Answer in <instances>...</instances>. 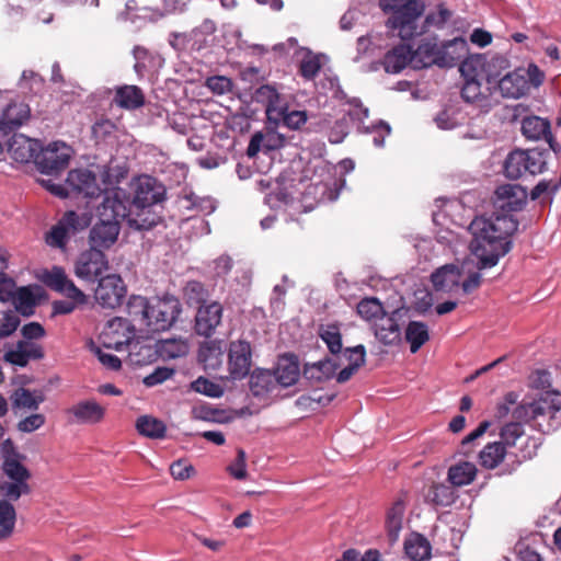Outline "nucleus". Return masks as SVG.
I'll use <instances>...</instances> for the list:
<instances>
[{
  "mask_svg": "<svg viewBox=\"0 0 561 561\" xmlns=\"http://www.w3.org/2000/svg\"><path fill=\"white\" fill-rule=\"evenodd\" d=\"M404 512L405 504L401 499L396 500L387 511L385 527L391 545L399 539L403 526Z\"/></svg>",
  "mask_w": 561,
  "mask_h": 561,
  "instance_id": "obj_32",
  "label": "nucleus"
},
{
  "mask_svg": "<svg viewBox=\"0 0 561 561\" xmlns=\"http://www.w3.org/2000/svg\"><path fill=\"white\" fill-rule=\"evenodd\" d=\"M380 8L391 12L387 25L398 31V36L408 41L416 34V20L422 15L424 5L420 0H380Z\"/></svg>",
  "mask_w": 561,
  "mask_h": 561,
  "instance_id": "obj_3",
  "label": "nucleus"
},
{
  "mask_svg": "<svg viewBox=\"0 0 561 561\" xmlns=\"http://www.w3.org/2000/svg\"><path fill=\"white\" fill-rule=\"evenodd\" d=\"M457 499L456 488L444 482L433 483L425 494V502L435 507L450 506Z\"/></svg>",
  "mask_w": 561,
  "mask_h": 561,
  "instance_id": "obj_31",
  "label": "nucleus"
},
{
  "mask_svg": "<svg viewBox=\"0 0 561 561\" xmlns=\"http://www.w3.org/2000/svg\"><path fill=\"white\" fill-rule=\"evenodd\" d=\"M69 160L70 148L64 142H54L35 156L37 169L45 174H58L68 167Z\"/></svg>",
  "mask_w": 561,
  "mask_h": 561,
  "instance_id": "obj_9",
  "label": "nucleus"
},
{
  "mask_svg": "<svg viewBox=\"0 0 561 561\" xmlns=\"http://www.w3.org/2000/svg\"><path fill=\"white\" fill-rule=\"evenodd\" d=\"M182 304L172 295L156 298L151 304L148 330L152 332L169 330L179 319Z\"/></svg>",
  "mask_w": 561,
  "mask_h": 561,
  "instance_id": "obj_6",
  "label": "nucleus"
},
{
  "mask_svg": "<svg viewBox=\"0 0 561 561\" xmlns=\"http://www.w3.org/2000/svg\"><path fill=\"white\" fill-rule=\"evenodd\" d=\"M522 134L528 140H545L552 151H557L560 145L554 140L551 133L550 122L546 118L531 115L522 121Z\"/></svg>",
  "mask_w": 561,
  "mask_h": 561,
  "instance_id": "obj_19",
  "label": "nucleus"
},
{
  "mask_svg": "<svg viewBox=\"0 0 561 561\" xmlns=\"http://www.w3.org/2000/svg\"><path fill=\"white\" fill-rule=\"evenodd\" d=\"M414 67H431L437 65L443 67L442 45L435 39H425L413 50Z\"/></svg>",
  "mask_w": 561,
  "mask_h": 561,
  "instance_id": "obj_27",
  "label": "nucleus"
},
{
  "mask_svg": "<svg viewBox=\"0 0 561 561\" xmlns=\"http://www.w3.org/2000/svg\"><path fill=\"white\" fill-rule=\"evenodd\" d=\"M404 550L411 560L425 561L431 558L432 547L423 535L414 534L404 542Z\"/></svg>",
  "mask_w": 561,
  "mask_h": 561,
  "instance_id": "obj_41",
  "label": "nucleus"
},
{
  "mask_svg": "<svg viewBox=\"0 0 561 561\" xmlns=\"http://www.w3.org/2000/svg\"><path fill=\"white\" fill-rule=\"evenodd\" d=\"M162 350L169 357L176 358L187 354L188 344L183 340H167L163 342Z\"/></svg>",
  "mask_w": 561,
  "mask_h": 561,
  "instance_id": "obj_61",
  "label": "nucleus"
},
{
  "mask_svg": "<svg viewBox=\"0 0 561 561\" xmlns=\"http://www.w3.org/2000/svg\"><path fill=\"white\" fill-rule=\"evenodd\" d=\"M228 471L237 480H243L247 478V463L244 450H238L236 460L228 466Z\"/></svg>",
  "mask_w": 561,
  "mask_h": 561,
  "instance_id": "obj_63",
  "label": "nucleus"
},
{
  "mask_svg": "<svg viewBox=\"0 0 561 561\" xmlns=\"http://www.w3.org/2000/svg\"><path fill=\"white\" fill-rule=\"evenodd\" d=\"M108 262L104 252L100 249L90 247L89 250L82 252L76 263V275L89 282L99 280L102 274L107 271Z\"/></svg>",
  "mask_w": 561,
  "mask_h": 561,
  "instance_id": "obj_11",
  "label": "nucleus"
},
{
  "mask_svg": "<svg viewBox=\"0 0 561 561\" xmlns=\"http://www.w3.org/2000/svg\"><path fill=\"white\" fill-rule=\"evenodd\" d=\"M337 561H380V553L376 549H369L364 554L356 549H347Z\"/></svg>",
  "mask_w": 561,
  "mask_h": 561,
  "instance_id": "obj_58",
  "label": "nucleus"
},
{
  "mask_svg": "<svg viewBox=\"0 0 561 561\" xmlns=\"http://www.w3.org/2000/svg\"><path fill=\"white\" fill-rule=\"evenodd\" d=\"M19 313L24 317L34 314V308L37 305V298L30 287L23 286L16 289L11 300Z\"/></svg>",
  "mask_w": 561,
  "mask_h": 561,
  "instance_id": "obj_44",
  "label": "nucleus"
},
{
  "mask_svg": "<svg viewBox=\"0 0 561 561\" xmlns=\"http://www.w3.org/2000/svg\"><path fill=\"white\" fill-rule=\"evenodd\" d=\"M320 339L325 343L329 352L336 358H340L343 343L341 328L337 323L321 324L318 330Z\"/></svg>",
  "mask_w": 561,
  "mask_h": 561,
  "instance_id": "obj_38",
  "label": "nucleus"
},
{
  "mask_svg": "<svg viewBox=\"0 0 561 561\" xmlns=\"http://www.w3.org/2000/svg\"><path fill=\"white\" fill-rule=\"evenodd\" d=\"M98 221L90 230V245L100 250L110 249L117 240L121 222L127 216L126 192L119 187L105 191L95 209Z\"/></svg>",
  "mask_w": 561,
  "mask_h": 561,
  "instance_id": "obj_2",
  "label": "nucleus"
},
{
  "mask_svg": "<svg viewBox=\"0 0 561 561\" xmlns=\"http://www.w3.org/2000/svg\"><path fill=\"white\" fill-rule=\"evenodd\" d=\"M66 414L71 423L94 425L104 420L106 409L95 400H82L67 409Z\"/></svg>",
  "mask_w": 561,
  "mask_h": 561,
  "instance_id": "obj_18",
  "label": "nucleus"
},
{
  "mask_svg": "<svg viewBox=\"0 0 561 561\" xmlns=\"http://www.w3.org/2000/svg\"><path fill=\"white\" fill-rule=\"evenodd\" d=\"M500 444L505 446V449L515 447L517 445V440L525 436V431L523 424L519 422H508L501 427L500 431Z\"/></svg>",
  "mask_w": 561,
  "mask_h": 561,
  "instance_id": "obj_49",
  "label": "nucleus"
},
{
  "mask_svg": "<svg viewBox=\"0 0 561 561\" xmlns=\"http://www.w3.org/2000/svg\"><path fill=\"white\" fill-rule=\"evenodd\" d=\"M405 340L410 343L411 353H416L428 340L427 325L422 321H411L405 329Z\"/></svg>",
  "mask_w": 561,
  "mask_h": 561,
  "instance_id": "obj_43",
  "label": "nucleus"
},
{
  "mask_svg": "<svg viewBox=\"0 0 561 561\" xmlns=\"http://www.w3.org/2000/svg\"><path fill=\"white\" fill-rule=\"evenodd\" d=\"M224 342L220 340H209L201 343L198 348V362L203 364L206 370L218 369L224 362Z\"/></svg>",
  "mask_w": 561,
  "mask_h": 561,
  "instance_id": "obj_28",
  "label": "nucleus"
},
{
  "mask_svg": "<svg viewBox=\"0 0 561 561\" xmlns=\"http://www.w3.org/2000/svg\"><path fill=\"white\" fill-rule=\"evenodd\" d=\"M32 489L28 483L9 480L0 482V494L8 502L18 501L22 495H28Z\"/></svg>",
  "mask_w": 561,
  "mask_h": 561,
  "instance_id": "obj_47",
  "label": "nucleus"
},
{
  "mask_svg": "<svg viewBox=\"0 0 561 561\" xmlns=\"http://www.w3.org/2000/svg\"><path fill=\"white\" fill-rule=\"evenodd\" d=\"M88 226L89 219L85 216L68 210L46 233V243L53 248L64 249L71 236H75Z\"/></svg>",
  "mask_w": 561,
  "mask_h": 561,
  "instance_id": "obj_7",
  "label": "nucleus"
},
{
  "mask_svg": "<svg viewBox=\"0 0 561 561\" xmlns=\"http://www.w3.org/2000/svg\"><path fill=\"white\" fill-rule=\"evenodd\" d=\"M114 103L124 110L134 111L145 104V94L137 85H122L115 89Z\"/></svg>",
  "mask_w": 561,
  "mask_h": 561,
  "instance_id": "obj_30",
  "label": "nucleus"
},
{
  "mask_svg": "<svg viewBox=\"0 0 561 561\" xmlns=\"http://www.w3.org/2000/svg\"><path fill=\"white\" fill-rule=\"evenodd\" d=\"M278 93V90L273 84H263L259 87L254 93H253V100L256 103H261L264 105V107L273 102V99H276V94Z\"/></svg>",
  "mask_w": 561,
  "mask_h": 561,
  "instance_id": "obj_62",
  "label": "nucleus"
},
{
  "mask_svg": "<svg viewBox=\"0 0 561 561\" xmlns=\"http://www.w3.org/2000/svg\"><path fill=\"white\" fill-rule=\"evenodd\" d=\"M136 428L140 435L152 439L163 438L167 432L165 424L150 415L139 416L136 421Z\"/></svg>",
  "mask_w": 561,
  "mask_h": 561,
  "instance_id": "obj_42",
  "label": "nucleus"
},
{
  "mask_svg": "<svg viewBox=\"0 0 561 561\" xmlns=\"http://www.w3.org/2000/svg\"><path fill=\"white\" fill-rule=\"evenodd\" d=\"M252 364L251 344L244 340L232 341L228 350V369L231 379L241 380L249 375Z\"/></svg>",
  "mask_w": 561,
  "mask_h": 561,
  "instance_id": "obj_12",
  "label": "nucleus"
},
{
  "mask_svg": "<svg viewBox=\"0 0 561 561\" xmlns=\"http://www.w3.org/2000/svg\"><path fill=\"white\" fill-rule=\"evenodd\" d=\"M11 410L14 415H22L36 411L45 397L41 390H30L24 387L16 388L10 396Z\"/></svg>",
  "mask_w": 561,
  "mask_h": 561,
  "instance_id": "obj_22",
  "label": "nucleus"
},
{
  "mask_svg": "<svg viewBox=\"0 0 561 561\" xmlns=\"http://www.w3.org/2000/svg\"><path fill=\"white\" fill-rule=\"evenodd\" d=\"M478 473L474 463L470 461H459L448 468L447 480L454 488H460L471 484Z\"/></svg>",
  "mask_w": 561,
  "mask_h": 561,
  "instance_id": "obj_33",
  "label": "nucleus"
},
{
  "mask_svg": "<svg viewBox=\"0 0 561 561\" xmlns=\"http://www.w3.org/2000/svg\"><path fill=\"white\" fill-rule=\"evenodd\" d=\"M340 366L341 363H337L336 357L334 359L328 357L318 363L307 365L304 374L308 379L322 382L332 378Z\"/></svg>",
  "mask_w": 561,
  "mask_h": 561,
  "instance_id": "obj_37",
  "label": "nucleus"
},
{
  "mask_svg": "<svg viewBox=\"0 0 561 561\" xmlns=\"http://www.w3.org/2000/svg\"><path fill=\"white\" fill-rule=\"evenodd\" d=\"M66 184L72 195H82L84 197H95L102 192L96 175L88 169L70 170L66 179Z\"/></svg>",
  "mask_w": 561,
  "mask_h": 561,
  "instance_id": "obj_17",
  "label": "nucleus"
},
{
  "mask_svg": "<svg viewBox=\"0 0 561 561\" xmlns=\"http://www.w3.org/2000/svg\"><path fill=\"white\" fill-rule=\"evenodd\" d=\"M561 410V393L557 390L542 392L539 398L531 401L523 400L512 411L515 422L534 423V427L542 430L540 419H554L556 413Z\"/></svg>",
  "mask_w": 561,
  "mask_h": 561,
  "instance_id": "obj_5",
  "label": "nucleus"
},
{
  "mask_svg": "<svg viewBox=\"0 0 561 561\" xmlns=\"http://www.w3.org/2000/svg\"><path fill=\"white\" fill-rule=\"evenodd\" d=\"M42 280L51 290L64 294L69 299L85 302V295L68 278L62 267L54 266L51 270L45 271Z\"/></svg>",
  "mask_w": 561,
  "mask_h": 561,
  "instance_id": "obj_16",
  "label": "nucleus"
},
{
  "mask_svg": "<svg viewBox=\"0 0 561 561\" xmlns=\"http://www.w3.org/2000/svg\"><path fill=\"white\" fill-rule=\"evenodd\" d=\"M22 459H8L2 461V471L9 480L28 483L30 470L21 462Z\"/></svg>",
  "mask_w": 561,
  "mask_h": 561,
  "instance_id": "obj_50",
  "label": "nucleus"
},
{
  "mask_svg": "<svg viewBox=\"0 0 561 561\" xmlns=\"http://www.w3.org/2000/svg\"><path fill=\"white\" fill-rule=\"evenodd\" d=\"M224 307L218 301L202 304L196 308L194 317V332L203 337L209 339L222 323Z\"/></svg>",
  "mask_w": 561,
  "mask_h": 561,
  "instance_id": "obj_10",
  "label": "nucleus"
},
{
  "mask_svg": "<svg viewBox=\"0 0 561 561\" xmlns=\"http://www.w3.org/2000/svg\"><path fill=\"white\" fill-rule=\"evenodd\" d=\"M116 130V124L110 118H100L91 127L92 137L96 141L105 140Z\"/></svg>",
  "mask_w": 561,
  "mask_h": 561,
  "instance_id": "obj_55",
  "label": "nucleus"
},
{
  "mask_svg": "<svg viewBox=\"0 0 561 561\" xmlns=\"http://www.w3.org/2000/svg\"><path fill=\"white\" fill-rule=\"evenodd\" d=\"M431 280L437 291L451 293L460 286L461 271L456 265H444L436 270Z\"/></svg>",
  "mask_w": 561,
  "mask_h": 561,
  "instance_id": "obj_26",
  "label": "nucleus"
},
{
  "mask_svg": "<svg viewBox=\"0 0 561 561\" xmlns=\"http://www.w3.org/2000/svg\"><path fill=\"white\" fill-rule=\"evenodd\" d=\"M518 221L506 214L477 216L469 225L472 234L471 252L479 260V268H489L512 249L511 237L517 231Z\"/></svg>",
  "mask_w": 561,
  "mask_h": 561,
  "instance_id": "obj_1",
  "label": "nucleus"
},
{
  "mask_svg": "<svg viewBox=\"0 0 561 561\" xmlns=\"http://www.w3.org/2000/svg\"><path fill=\"white\" fill-rule=\"evenodd\" d=\"M174 374L172 368L158 367L150 375L144 378V383L147 387H153L171 378Z\"/></svg>",
  "mask_w": 561,
  "mask_h": 561,
  "instance_id": "obj_64",
  "label": "nucleus"
},
{
  "mask_svg": "<svg viewBox=\"0 0 561 561\" xmlns=\"http://www.w3.org/2000/svg\"><path fill=\"white\" fill-rule=\"evenodd\" d=\"M299 366L297 362L283 358L278 362L275 371L273 373L275 378V386L278 385L286 388L295 385L299 378Z\"/></svg>",
  "mask_w": 561,
  "mask_h": 561,
  "instance_id": "obj_39",
  "label": "nucleus"
},
{
  "mask_svg": "<svg viewBox=\"0 0 561 561\" xmlns=\"http://www.w3.org/2000/svg\"><path fill=\"white\" fill-rule=\"evenodd\" d=\"M216 32V24L211 20H204L198 26L191 32L175 34L174 45L181 46L182 49L191 51H199L209 45V37Z\"/></svg>",
  "mask_w": 561,
  "mask_h": 561,
  "instance_id": "obj_15",
  "label": "nucleus"
},
{
  "mask_svg": "<svg viewBox=\"0 0 561 561\" xmlns=\"http://www.w3.org/2000/svg\"><path fill=\"white\" fill-rule=\"evenodd\" d=\"M321 69V62L318 56L308 54L299 65V75L306 80H313Z\"/></svg>",
  "mask_w": 561,
  "mask_h": 561,
  "instance_id": "obj_53",
  "label": "nucleus"
},
{
  "mask_svg": "<svg viewBox=\"0 0 561 561\" xmlns=\"http://www.w3.org/2000/svg\"><path fill=\"white\" fill-rule=\"evenodd\" d=\"M205 87L213 93L222 95L232 91V80L226 76H213L206 79Z\"/></svg>",
  "mask_w": 561,
  "mask_h": 561,
  "instance_id": "obj_54",
  "label": "nucleus"
},
{
  "mask_svg": "<svg viewBox=\"0 0 561 561\" xmlns=\"http://www.w3.org/2000/svg\"><path fill=\"white\" fill-rule=\"evenodd\" d=\"M286 108H288L287 102L278 92L276 94V99H273V102L268 103L265 106V114H266L267 121L273 124L277 123V119L284 113V111Z\"/></svg>",
  "mask_w": 561,
  "mask_h": 561,
  "instance_id": "obj_57",
  "label": "nucleus"
},
{
  "mask_svg": "<svg viewBox=\"0 0 561 561\" xmlns=\"http://www.w3.org/2000/svg\"><path fill=\"white\" fill-rule=\"evenodd\" d=\"M133 198L128 202L130 207L154 206L165 198V187L150 175H140L131 184Z\"/></svg>",
  "mask_w": 561,
  "mask_h": 561,
  "instance_id": "obj_8",
  "label": "nucleus"
},
{
  "mask_svg": "<svg viewBox=\"0 0 561 561\" xmlns=\"http://www.w3.org/2000/svg\"><path fill=\"white\" fill-rule=\"evenodd\" d=\"M468 50V43L462 37L442 44L443 67L450 68L460 62V72L467 75L468 69L472 68L471 61L467 59Z\"/></svg>",
  "mask_w": 561,
  "mask_h": 561,
  "instance_id": "obj_20",
  "label": "nucleus"
},
{
  "mask_svg": "<svg viewBox=\"0 0 561 561\" xmlns=\"http://www.w3.org/2000/svg\"><path fill=\"white\" fill-rule=\"evenodd\" d=\"M307 119L308 115L306 111H288V108H286L274 125H283L289 129L296 130L304 126Z\"/></svg>",
  "mask_w": 561,
  "mask_h": 561,
  "instance_id": "obj_51",
  "label": "nucleus"
},
{
  "mask_svg": "<svg viewBox=\"0 0 561 561\" xmlns=\"http://www.w3.org/2000/svg\"><path fill=\"white\" fill-rule=\"evenodd\" d=\"M31 117V108L24 102H11L0 116V131L2 137L8 136L26 123Z\"/></svg>",
  "mask_w": 561,
  "mask_h": 561,
  "instance_id": "obj_21",
  "label": "nucleus"
},
{
  "mask_svg": "<svg viewBox=\"0 0 561 561\" xmlns=\"http://www.w3.org/2000/svg\"><path fill=\"white\" fill-rule=\"evenodd\" d=\"M523 71L518 69L506 73L499 81V90L504 98L518 99L529 91L528 81L523 77Z\"/></svg>",
  "mask_w": 561,
  "mask_h": 561,
  "instance_id": "obj_29",
  "label": "nucleus"
},
{
  "mask_svg": "<svg viewBox=\"0 0 561 561\" xmlns=\"http://www.w3.org/2000/svg\"><path fill=\"white\" fill-rule=\"evenodd\" d=\"M527 199V191L519 184H502L496 187L493 205L502 214L522 210Z\"/></svg>",
  "mask_w": 561,
  "mask_h": 561,
  "instance_id": "obj_13",
  "label": "nucleus"
},
{
  "mask_svg": "<svg viewBox=\"0 0 561 561\" xmlns=\"http://www.w3.org/2000/svg\"><path fill=\"white\" fill-rule=\"evenodd\" d=\"M400 310L393 311L390 316L385 314L376 323L375 335L385 345H396L401 341L399 325Z\"/></svg>",
  "mask_w": 561,
  "mask_h": 561,
  "instance_id": "obj_23",
  "label": "nucleus"
},
{
  "mask_svg": "<svg viewBox=\"0 0 561 561\" xmlns=\"http://www.w3.org/2000/svg\"><path fill=\"white\" fill-rule=\"evenodd\" d=\"M249 386L254 397H264L276 388L273 373L261 368L253 370Z\"/></svg>",
  "mask_w": 561,
  "mask_h": 561,
  "instance_id": "obj_36",
  "label": "nucleus"
},
{
  "mask_svg": "<svg viewBox=\"0 0 561 561\" xmlns=\"http://www.w3.org/2000/svg\"><path fill=\"white\" fill-rule=\"evenodd\" d=\"M467 79L461 88V98L468 103H479L484 99L481 91V83L476 79L474 69L470 68L467 75H463Z\"/></svg>",
  "mask_w": 561,
  "mask_h": 561,
  "instance_id": "obj_46",
  "label": "nucleus"
},
{
  "mask_svg": "<svg viewBox=\"0 0 561 561\" xmlns=\"http://www.w3.org/2000/svg\"><path fill=\"white\" fill-rule=\"evenodd\" d=\"M506 453L503 444L499 442L488 443L479 453V463L485 469H495L503 462Z\"/></svg>",
  "mask_w": 561,
  "mask_h": 561,
  "instance_id": "obj_40",
  "label": "nucleus"
},
{
  "mask_svg": "<svg viewBox=\"0 0 561 561\" xmlns=\"http://www.w3.org/2000/svg\"><path fill=\"white\" fill-rule=\"evenodd\" d=\"M208 289L199 280H188L183 288V296L188 306H202L208 304Z\"/></svg>",
  "mask_w": 561,
  "mask_h": 561,
  "instance_id": "obj_45",
  "label": "nucleus"
},
{
  "mask_svg": "<svg viewBox=\"0 0 561 561\" xmlns=\"http://www.w3.org/2000/svg\"><path fill=\"white\" fill-rule=\"evenodd\" d=\"M94 291L98 304L104 308H115L121 305L125 296L124 282L119 275L110 274L101 277Z\"/></svg>",
  "mask_w": 561,
  "mask_h": 561,
  "instance_id": "obj_14",
  "label": "nucleus"
},
{
  "mask_svg": "<svg viewBox=\"0 0 561 561\" xmlns=\"http://www.w3.org/2000/svg\"><path fill=\"white\" fill-rule=\"evenodd\" d=\"M550 149L531 148L515 149L504 161V174L511 180H518L525 175H538L547 171L548 161L552 157Z\"/></svg>",
  "mask_w": 561,
  "mask_h": 561,
  "instance_id": "obj_4",
  "label": "nucleus"
},
{
  "mask_svg": "<svg viewBox=\"0 0 561 561\" xmlns=\"http://www.w3.org/2000/svg\"><path fill=\"white\" fill-rule=\"evenodd\" d=\"M9 152L11 157L21 163H27L30 161L35 162V156L38 152L37 142L23 136L14 137L9 144Z\"/></svg>",
  "mask_w": 561,
  "mask_h": 561,
  "instance_id": "obj_34",
  "label": "nucleus"
},
{
  "mask_svg": "<svg viewBox=\"0 0 561 561\" xmlns=\"http://www.w3.org/2000/svg\"><path fill=\"white\" fill-rule=\"evenodd\" d=\"M409 62L414 64V56L412 47L408 44L394 46L382 60L383 68L388 73H399Z\"/></svg>",
  "mask_w": 561,
  "mask_h": 561,
  "instance_id": "obj_25",
  "label": "nucleus"
},
{
  "mask_svg": "<svg viewBox=\"0 0 561 561\" xmlns=\"http://www.w3.org/2000/svg\"><path fill=\"white\" fill-rule=\"evenodd\" d=\"M357 313L367 321L380 320L386 314L382 304L377 298H364L357 305Z\"/></svg>",
  "mask_w": 561,
  "mask_h": 561,
  "instance_id": "obj_48",
  "label": "nucleus"
},
{
  "mask_svg": "<svg viewBox=\"0 0 561 561\" xmlns=\"http://www.w3.org/2000/svg\"><path fill=\"white\" fill-rule=\"evenodd\" d=\"M45 416L41 413H32L28 416L22 419L16 428L22 433H32L41 428L45 424Z\"/></svg>",
  "mask_w": 561,
  "mask_h": 561,
  "instance_id": "obj_59",
  "label": "nucleus"
},
{
  "mask_svg": "<svg viewBox=\"0 0 561 561\" xmlns=\"http://www.w3.org/2000/svg\"><path fill=\"white\" fill-rule=\"evenodd\" d=\"M151 304L146 297L133 295L128 298L126 309L133 322L148 328Z\"/></svg>",
  "mask_w": 561,
  "mask_h": 561,
  "instance_id": "obj_35",
  "label": "nucleus"
},
{
  "mask_svg": "<svg viewBox=\"0 0 561 561\" xmlns=\"http://www.w3.org/2000/svg\"><path fill=\"white\" fill-rule=\"evenodd\" d=\"M128 199V196L126 195ZM153 206H145V207H128L127 206V224L130 228L135 230H150L154 226H157L161 217L152 210Z\"/></svg>",
  "mask_w": 561,
  "mask_h": 561,
  "instance_id": "obj_24",
  "label": "nucleus"
},
{
  "mask_svg": "<svg viewBox=\"0 0 561 561\" xmlns=\"http://www.w3.org/2000/svg\"><path fill=\"white\" fill-rule=\"evenodd\" d=\"M15 522L16 512L12 503L7 500H0V526L14 530Z\"/></svg>",
  "mask_w": 561,
  "mask_h": 561,
  "instance_id": "obj_60",
  "label": "nucleus"
},
{
  "mask_svg": "<svg viewBox=\"0 0 561 561\" xmlns=\"http://www.w3.org/2000/svg\"><path fill=\"white\" fill-rule=\"evenodd\" d=\"M192 388L194 391L210 398H220L224 394V389L219 383L210 381L205 377H198L193 381Z\"/></svg>",
  "mask_w": 561,
  "mask_h": 561,
  "instance_id": "obj_52",
  "label": "nucleus"
},
{
  "mask_svg": "<svg viewBox=\"0 0 561 561\" xmlns=\"http://www.w3.org/2000/svg\"><path fill=\"white\" fill-rule=\"evenodd\" d=\"M490 423L488 421H483L479 424V426L468 434L462 440L460 445V453L465 456H469L473 449L472 444L476 439L480 438L489 428Z\"/></svg>",
  "mask_w": 561,
  "mask_h": 561,
  "instance_id": "obj_56",
  "label": "nucleus"
}]
</instances>
